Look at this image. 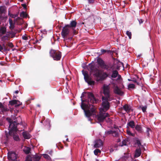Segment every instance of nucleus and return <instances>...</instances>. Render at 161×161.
<instances>
[{"label": "nucleus", "mask_w": 161, "mask_h": 161, "mask_svg": "<svg viewBox=\"0 0 161 161\" xmlns=\"http://www.w3.org/2000/svg\"><path fill=\"white\" fill-rule=\"evenodd\" d=\"M85 93H86L83 92L80 97L81 101V107L84 110L85 115L87 117L89 121L91 120V117H92L93 118H96L97 119V116L98 115H97L96 114V108L93 105L90 103H96L98 102V100L95 98L92 93L90 92H87L88 99L86 100H83L82 97H84Z\"/></svg>", "instance_id": "obj_1"}, {"label": "nucleus", "mask_w": 161, "mask_h": 161, "mask_svg": "<svg viewBox=\"0 0 161 161\" xmlns=\"http://www.w3.org/2000/svg\"><path fill=\"white\" fill-rule=\"evenodd\" d=\"M103 93L105 97H103L102 105L100 109L99 114L97 116V119L100 122H103L105 119L108 123H111V120L108 117L109 114L107 113H105L109 108L108 101H110L109 99V92L108 86H104L103 87Z\"/></svg>", "instance_id": "obj_2"}, {"label": "nucleus", "mask_w": 161, "mask_h": 161, "mask_svg": "<svg viewBox=\"0 0 161 161\" xmlns=\"http://www.w3.org/2000/svg\"><path fill=\"white\" fill-rule=\"evenodd\" d=\"M88 69L90 72L93 73V75L96 78L97 81L103 80L107 75L105 73H102V71L95 67L91 63L89 64Z\"/></svg>", "instance_id": "obj_3"}, {"label": "nucleus", "mask_w": 161, "mask_h": 161, "mask_svg": "<svg viewBox=\"0 0 161 161\" xmlns=\"http://www.w3.org/2000/svg\"><path fill=\"white\" fill-rule=\"evenodd\" d=\"M7 120L9 123L8 127L9 132L16 131L17 130V122L15 121H13L11 119L8 118H7Z\"/></svg>", "instance_id": "obj_4"}, {"label": "nucleus", "mask_w": 161, "mask_h": 161, "mask_svg": "<svg viewBox=\"0 0 161 161\" xmlns=\"http://www.w3.org/2000/svg\"><path fill=\"white\" fill-rule=\"evenodd\" d=\"M50 54L54 60H59L61 58V53L58 51L52 49L50 52Z\"/></svg>", "instance_id": "obj_5"}, {"label": "nucleus", "mask_w": 161, "mask_h": 161, "mask_svg": "<svg viewBox=\"0 0 161 161\" xmlns=\"http://www.w3.org/2000/svg\"><path fill=\"white\" fill-rule=\"evenodd\" d=\"M70 32V30L68 27H66V25L63 28L61 32V35L62 37L64 39L67 38Z\"/></svg>", "instance_id": "obj_6"}, {"label": "nucleus", "mask_w": 161, "mask_h": 161, "mask_svg": "<svg viewBox=\"0 0 161 161\" xmlns=\"http://www.w3.org/2000/svg\"><path fill=\"white\" fill-rule=\"evenodd\" d=\"M120 132L119 129L118 128H116L114 129L107 131L106 133L108 134H112L114 137H118L119 136V132Z\"/></svg>", "instance_id": "obj_7"}, {"label": "nucleus", "mask_w": 161, "mask_h": 161, "mask_svg": "<svg viewBox=\"0 0 161 161\" xmlns=\"http://www.w3.org/2000/svg\"><path fill=\"white\" fill-rule=\"evenodd\" d=\"M97 61L98 64L101 68L106 69H108V66L105 64L104 61L102 59L99 58L97 59Z\"/></svg>", "instance_id": "obj_8"}, {"label": "nucleus", "mask_w": 161, "mask_h": 161, "mask_svg": "<svg viewBox=\"0 0 161 161\" xmlns=\"http://www.w3.org/2000/svg\"><path fill=\"white\" fill-rule=\"evenodd\" d=\"M17 157V154L13 152H9L8 153V158L10 160L16 161Z\"/></svg>", "instance_id": "obj_9"}, {"label": "nucleus", "mask_w": 161, "mask_h": 161, "mask_svg": "<svg viewBox=\"0 0 161 161\" xmlns=\"http://www.w3.org/2000/svg\"><path fill=\"white\" fill-rule=\"evenodd\" d=\"M103 142L100 139H98L95 140V144L93 146L94 148H100L103 146Z\"/></svg>", "instance_id": "obj_10"}, {"label": "nucleus", "mask_w": 161, "mask_h": 161, "mask_svg": "<svg viewBox=\"0 0 161 161\" xmlns=\"http://www.w3.org/2000/svg\"><path fill=\"white\" fill-rule=\"evenodd\" d=\"M1 37V40L2 42V43H5V45H6V42L7 41H8L9 40L10 35L9 34H6L5 35H3L2 36H0Z\"/></svg>", "instance_id": "obj_11"}, {"label": "nucleus", "mask_w": 161, "mask_h": 161, "mask_svg": "<svg viewBox=\"0 0 161 161\" xmlns=\"http://www.w3.org/2000/svg\"><path fill=\"white\" fill-rule=\"evenodd\" d=\"M77 22L75 20H73L70 22L69 24H68L66 25V27L68 28H71L73 29H74L76 25Z\"/></svg>", "instance_id": "obj_12"}, {"label": "nucleus", "mask_w": 161, "mask_h": 161, "mask_svg": "<svg viewBox=\"0 0 161 161\" xmlns=\"http://www.w3.org/2000/svg\"><path fill=\"white\" fill-rule=\"evenodd\" d=\"M9 49L6 47L5 43H2V45L0 44V52H3L9 51Z\"/></svg>", "instance_id": "obj_13"}, {"label": "nucleus", "mask_w": 161, "mask_h": 161, "mask_svg": "<svg viewBox=\"0 0 161 161\" xmlns=\"http://www.w3.org/2000/svg\"><path fill=\"white\" fill-rule=\"evenodd\" d=\"M9 103L11 105L15 104L16 106H19L22 104L21 103L20 101L16 100H14L10 101H9Z\"/></svg>", "instance_id": "obj_14"}, {"label": "nucleus", "mask_w": 161, "mask_h": 161, "mask_svg": "<svg viewBox=\"0 0 161 161\" xmlns=\"http://www.w3.org/2000/svg\"><path fill=\"white\" fill-rule=\"evenodd\" d=\"M82 72L84 76V79L85 81L86 82L90 78H89V75L88 74V72L86 71H84V70L82 71Z\"/></svg>", "instance_id": "obj_15"}, {"label": "nucleus", "mask_w": 161, "mask_h": 161, "mask_svg": "<svg viewBox=\"0 0 161 161\" xmlns=\"http://www.w3.org/2000/svg\"><path fill=\"white\" fill-rule=\"evenodd\" d=\"M22 134L24 138L25 139H28L31 137L30 134L29 133V132L27 131H24Z\"/></svg>", "instance_id": "obj_16"}, {"label": "nucleus", "mask_w": 161, "mask_h": 161, "mask_svg": "<svg viewBox=\"0 0 161 161\" xmlns=\"http://www.w3.org/2000/svg\"><path fill=\"white\" fill-rule=\"evenodd\" d=\"M141 149L140 148H137L135 152V158H137L139 157L141 154Z\"/></svg>", "instance_id": "obj_17"}, {"label": "nucleus", "mask_w": 161, "mask_h": 161, "mask_svg": "<svg viewBox=\"0 0 161 161\" xmlns=\"http://www.w3.org/2000/svg\"><path fill=\"white\" fill-rule=\"evenodd\" d=\"M0 108L3 113L8 111V109L6 107L4 106L2 103L1 102H0Z\"/></svg>", "instance_id": "obj_18"}, {"label": "nucleus", "mask_w": 161, "mask_h": 161, "mask_svg": "<svg viewBox=\"0 0 161 161\" xmlns=\"http://www.w3.org/2000/svg\"><path fill=\"white\" fill-rule=\"evenodd\" d=\"M135 129L139 133H142L143 132L141 126L139 125H137L135 127Z\"/></svg>", "instance_id": "obj_19"}, {"label": "nucleus", "mask_w": 161, "mask_h": 161, "mask_svg": "<svg viewBox=\"0 0 161 161\" xmlns=\"http://www.w3.org/2000/svg\"><path fill=\"white\" fill-rule=\"evenodd\" d=\"M122 109L124 110L126 112H127V113H128L130 112V106L128 105L127 104L123 106V108L121 107V110Z\"/></svg>", "instance_id": "obj_20"}, {"label": "nucleus", "mask_w": 161, "mask_h": 161, "mask_svg": "<svg viewBox=\"0 0 161 161\" xmlns=\"http://www.w3.org/2000/svg\"><path fill=\"white\" fill-rule=\"evenodd\" d=\"M6 32V29L4 27H2L0 29V36H2L5 34Z\"/></svg>", "instance_id": "obj_21"}, {"label": "nucleus", "mask_w": 161, "mask_h": 161, "mask_svg": "<svg viewBox=\"0 0 161 161\" xmlns=\"http://www.w3.org/2000/svg\"><path fill=\"white\" fill-rule=\"evenodd\" d=\"M127 125L132 128H134L135 127V122L133 120H131L127 123Z\"/></svg>", "instance_id": "obj_22"}, {"label": "nucleus", "mask_w": 161, "mask_h": 161, "mask_svg": "<svg viewBox=\"0 0 161 161\" xmlns=\"http://www.w3.org/2000/svg\"><path fill=\"white\" fill-rule=\"evenodd\" d=\"M132 81L134 83H136L138 85V83L137 82V80L139 79V77L137 75H135L134 77L131 78Z\"/></svg>", "instance_id": "obj_23"}, {"label": "nucleus", "mask_w": 161, "mask_h": 161, "mask_svg": "<svg viewBox=\"0 0 161 161\" xmlns=\"http://www.w3.org/2000/svg\"><path fill=\"white\" fill-rule=\"evenodd\" d=\"M31 151V148L29 147H25L24 148L23 151L26 154H29Z\"/></svg>", "instance_id": "obj_24"}, {"label": "nucleus", "mask_w": 161, "mask_h": 161, "mask_svg": "<svg viewBox=\"0 0 161 161\" xmlns=\"http://www.w3.org/2000/svg\"><path fill=\"white\" fill-rule=\"evenodd\" d=\"M13 138L15 141H20L19 135L17 134H14L13 135Z\"/></svg>", "instance_id": "obj_25"}, {"label": "nucleus", "mask_w": 161, "mask_h": 161, "mask_svg": "<svg viewBox=\"0 0 161 161\" xmlns=\"http://www.w3.org/2000/svg\"><path fill=\"white\" fill-rule=\"evenodd\" d=\"M114 92L115 93L119 95L121 94V90L117 86L115 87L114 88Z\"/></svg>", "instance_id": "obj_26"}, {"label": "nucleus", "mask_w": 161, "mask_h": 161, "mask_svg": "<svg viewBox=\"0 0 161 161\" xmlns=\"http://www.w3.org/2000/svg\"><path fill=\"white\" fill-rule=\"evenodd\" d=\"M121 66L123 68V70H125L126 69L129 68V65L127 64H124L121 62Z\"/></svg>", "instance_id": "obj_27"}, {"label": "nucleus", "mask_w": 161, "mask_h": 161, "mask_svg": "<svg viewBox=\"0 0 161 161\" xmlns=\"http://www.w3.org/2000/svg\"><path fill=\"white\" fill-rule=\"evenodd\" d=\"M94 153L95 155L97 156L100 154L101 153V151L99 149H96L94 151Z\"/></svg>", "instance_id": "obj_28"}, {"label": "nucleus", "mask_w": 161, "mask_h": 161, "mask_svg": "<svg viewBox=\"0 0 161 161\" xmlns=\"http://www.w3.org/2000/svg\"><path fill=\"white\" fill-rule=\"evenodd\" d=\"M41 158V156L36 155L33 158V161H40Z\"/></svg>", "instance_id": "obj_29"}, {"label": "nucleus", "mask_w": 161, "mask_h": 161, "mask_svg": "<svg viewBox=\"0 0 161 161\" xmlns=\"http://www.w3.org/2000/svg\"><path fill=\"white\" fill-rule=\"evenodd\" d=\"M9 24L10 25V29H13L14 27V25L13 23V21L10 18L9 19Z\"/></svg>", "instance_id": "obj_30"}, {"label": "nucleus", "mask_w": 161, "mask_h": 161, "mask_svg": "<svg viewBox=\"0 0 161 161\" xmlns=\"http://www.w3.org/2000/svg\"><path fill=\"white\" fill-rule=\"evenodd\" d=\"M43 156L44 158L46 159L49 161H51V158L47 154H44L42 155Z\"/></svg>", "instance_id": "obj_31"}, {"label": "nucleus", "mask_w": 161, "mask_h": 161, "mask_svg": "<svg viewBox=\"0 0 161 161\" xmlns=\"http://www.w3.org/2000/svg\"><path fill=\"white\" fill-rule=\"evenodd\" d=\"M118 72L117 71L115 70L113 71V72L112 73V74L111 75V77L112 78H115L118 75Z\"/></svg>", "instance_id": "obj_32"}, {"label": "nucleus", "mask_w": 161, "mask_h": 161, "mask_svg": "<svg viewBox=\"0 0 161 161\" xmlns=\"http://www.w3.org/2000/svg\"><path fill=\"white\" fill-rule=\"evenodd\" d=\"M128 89L129 90H131L134 89L135 87V85L133 84H129L128 86Z\"/></svg>", "instance_id": "obj_33"}, {"label": "nucleus", "mask_w": 161, "mask_h": 161, "mask_svg": "<svg viewBox=\"0 0 161 161\" xmlns=\"http://www.w3.org/2000/svg\"><path fill=\"white\" fill-rule=\"evenodd\" d=\"M44 123L49 128L50 127V121L49 119H46Z\"/></svg>", "instance_id": "obj_34"}, {"label": "nucleus", "mask_w": 161, "mask_h": 161, "mask_svg": "<svg viewBox=\"0 0 161 161\" xmlns=\"http://www.w3.org/2000/svg\"><path fill=\"white\" fill-rule=\"evenodd\" d=\"M86 82L89 85H94L95 84V81L94 80H92L91 79L88 80Z\"/></svg>", "instance_id": "obj_35"}, {"label": "nucleus", "mask_w": 161, "mask_h": 161, "mask_svg": "<svg viewBox=\"0 0 161 161\" xmlns=\"http://www.w3.org/2000/svg\"><path fill=\"white\" fill-rule=\"evenodd\" d=\"M136 143L137 144L138 146L139 147L141 146L142 147L144 148L143 146L141 145L140 141L139 140H136Z\"/></svg>", "instance_id": "obj_36"}, {"label": "nucleus", "mask_w": 161, "mask_h": 161, "mask_svg": "<svg viewBox=\"0 0 161 161\" xmlns=\"http://www.w3.org/2000/svg\"><path fill=\"white\" fill-rule=\"evenodd\" d=\"M20 16L21 17H26L27 16V14H26L24 12H22L20 13Z\"/></svg>", "instance_id": "obj_37"}, {"label": "nucleus", "mask_w": 161, "mask_h": 161, "mask_svg": "<svg viewBox=\"0 0 161 161\" xmlns=\"http://www.w3.org/2000/svg\"><path fill=\"white\" fill-rule=\"evenodd\" d=\"M126 34L129 36V39H130L131 37V32L129 31H126Z\"/></svg>", "instance_id": "obj_38"}, {"label": "nucleus", "mask_w": 161, "mask_h": 161, "mask_svg": "<svg viewBox=\"0 0 161 161\" xmlns=\"http://www.w3.org/2000/svg\"><path fill=\"white\" fill-rule=\"evenodd\" d=\"M151 131V129H150L148 128H147V130H146V132L147 134V136H149V135H150V134H149V131Z\"/></svg>", "instance_id": "obj_39"}, {"label": "nucleus", "mask_w": 161, "mask_h": 161, "mask_svg": "<svg viewBox=\"0 0 161 161\" xmlns=\"http://www.w3.org/2000/svg\"><path fill=\"white\" fill-rule=\"evenodd\" d=\"M147 106H142V111L144 113L146 112V110H147Z\"/></svg>", "instance_id": "obj_40"}, {"label": "nucleus", "mask_w": 161, "mask_h": 161, "mask_svg": "<svg viewBox=\"0 0 161 161\" xmlns=\"http://www.w3.org/2000/svg\"><path fill=\"white\" fill-rule=\"evenodd\" d=\"M25 161H32L31 157L30 156H27L26 158Z\"/></svg>", "instance_id": "obj_41"}, {"label": "nucleus", "mask_w": 161, "mask_h": 161, "mask_svg": "<svg viewBox=\"0 0 161 161\" xmlns=\"http://www.w3.org/2000/svg\"><path fill=\"white\" fill-rule=\"evenodd\" d=\"M10 47L12 48L14 46L13 43L11 42H8L7 44Z\"/></svg>", "instance_id": "obj_42"}, {"label": "nucleus", "mask_w": 161, "mask_h": 161, "mask_svg": "<svg viewBox=\"0 0 161 161\" xmlns=\"http://www.w3.org/2000/svg\"><path fill=\"white\" fill-rule=\"evenodd\" d=\"M127 133L129 136H133V134L130 132L129 130H127Z\"/></svg>", "instance_id": "obj_43"}, {"label": "nucleus", "mask_w": 161, "mask_h": 161, "mask_svg": "<svg viewBox=\"0 0 161 161\" xmlns=\"http://www.w3.org/2000/svg\"><path fill=\"white\" fill-rule=\"evenodd\" d=\"M138 21H139L140 25H141V24L143 22V20L141 19H137Z\"/></svg>", "instance_id": "obj_44"}, {"label": "nucleus", "mask_w": 161, "mask_h": 161, "mask_svg": "<svg viewBox=\"0 0 161 161\" xmlns=\"http://www.w3.org/2000/svg\"><path fill=\"white\" fill-rule=\"evenodd\" d=\"M122 144H121V147L124 145H126V141L124 140L122 142Z\"/></svg>", "instance_id": "obj_45"}, {"label": "nucleus", "mask_w": 161, "mask_h": 161, "mask_svg": "<svg viewBox=\"0 0 161 161\" xmlns=\"http://www.w3.org/2000/svg\"><path fill=\"white\" fill-rule=\"evenodd\" d=\"M87 1L89 3L91 4L94 3V0H87Z\"/></svg>", "instance_id": "obj_46"}, {"label": "nucleus", "mask_w": 161, "mask_h": 161, "mask_svg": "<svg viewBox=\"0 0 161 161\" xmlns=\"http://www.w3.org/2000/svg\"><path fill=\"white\" fill-rule=\"evenodd\" d=\"M121 6L122 7L124 8L125 7V1H123V2L121 3Z\"/></svg>", "instance_id": "obj_47"}, {"label": "nucleus", "mask_w": 161, "mask_h": 161, "mask_svg": "<svg viewBox=\"0 0 161 161\" xmlns=\"http://www.w3.org/2000/svg\"><path fill=\"white\" fill-rule=\"evenodd\" d=\"M22 38L23 39L25 40H27V37L25 36H23Z\"/></svg>", "instance_id": "obj_48"}, {"label": "nucleus", "mask_w": 161, "mask_h": 161, "mask_svg": "<svg viewBox=\"0 0 161 161\" xmlns=\"http://www.w3.org/2000/svg\"><path fill=\"white\" fill-rule=\"evenodd\" d=\"M47 153L50 155H52L53 153V151L52 150L49 151V152H47Z\"/></svg>", "instance_id": "obj_49"}, {"label": "nucleus", "mask_w": 161, "mask_h": 161, "mask_svg": "<svg viewBox=\"0 0 161 161\" xmlns=\"http://www.w3.org/2000/svg\"><path fill=\"white\" fill-rule=\"evenodd\" d=\"M101 51L103 53H105L106 52V51L104 49H101Z\"/></svg>", "instance_id": "obj_50"}, {"label": "nucleus", "mask_w": 161, "mask_h": 161, "mask_svg": "<svg viewBox=\"0 0 161 161\" xmlns=\"http://www.w3.org/2000/svg\"><path fill=\"white\" fill-rule=\"evenodd\" d=\"M120 139L119 138H118L117 140V141L116 142H120Z\"/></svg>", "instance_id": "obj_51"}, {"label": "nucleus", "mask_w": 161, "mask_h": 161, "mask_svg": "<svg viewBox=\"0 0 161 161\" xmlns=\"http://www.w3.org/2000/svg\"><path fill=\"white\" fill-rule=\"evenodd\" d=\"M35 42L36 43H39V41L37 40H36Z\"/></svg>", "instance_id": "obj_52"}, {"label": "nucleus", "mask_w": 161, "mask_h": 161, "mask_svg": "<svg viewBox=\"0 0 161 161\" xmlns=\"http://www.w3.org/2000/svg\"><path fill=\"white\" fill-rule=\"evenodd\" d=\"M15 93L16 94H18L19 93V91L18 90H17L15 91Z\"/></svg>", "instance_id": "obj_53"}, {"label": "nucleus", "mask_w": 161, "mask_h": 161, "mask_svg": "<svg viewBox=\"0 0 161 161\" xmlns=\"http://www.w3.org/2000/svg\"><path fill=\"white\" fill-rule=\"evenodd\" d=\"M124 94V92L121 91V96H122Z\"/></svg>", "instance_id": "obj_54"}, {"label": "nucleus", "mask_w": 161, "mask_h": 161, "mask_svg": "<svg viewBox=\"0 0 161 161\" xmlns=\"http://www.w3.org/2000/svg\"><path fill=\"white\" fill-rule=\"evenodd\" d=\"M141 54H139V55H138L137 56L138 57H140L141 56Z\"/></svg>", "instance_id": "obj_55"}, {"label": "nucleus", "mask_w": 161, "mask_h": 161, "mask_svg": "<svg viewBox=\"0 0 161 161\" xmlns=\"http://www.w3.org/2000/svg\"><path fill=\"white\" fill-rule=\"evenodd\" d=\"M128 80L129 81H132L131 79H128Z\"/></svg>", "instance_id": "obj_56"}, {"label": "nucleus", "mask_w": 161, "mask_h": 161, "mask_svg": "<svg viewBox=\"0 0 161 161\" xmlns=\"http://www.w3.org/2000/svg\"><path fill=\"white\" fill-rule=\"evenodd\" d=\"M121 89H122V88H123L124 87V86L122 85V84H121Z\"/></svg>", "instance_id": "obj_57"}, {"label": "nucleus", "mask_w": 161, "mask_h": 161, "mask_svg": "<svg viewBox=\"0 0 161 161\" xmlns=\"http://www.w3.org/2000/svg\"><path fill=\"white\" fill-rule=\"evenodd\" d=\"M13 98H16V97H15L14 96V97H13Z\"/></svg>", "instance_id": "obj_58"}, {"label": "nucleus", "mask_w": 161, "mask_h": 161, "mask_svg": "<svg viewBox=\"0 0 161 161\" xmlns=\"http://www.w3.org/2000/svg\"><path fill=\"white\" fill-rule=\"evenodd\" d=\"M69 141L68 139V138L66 139V141Z\"/></svg>", "instance_id": "obj_59"}, {"label": "nucleus", "mask_w": 161, "mask_h": 161, "mask_svg": "<svg viewBox=\"0 0 161 161\" xmlns=\"http://www.w3.org/2000/svg\"><path fill=\"white\" fill-rule=\"evenodd\" d=\"M37 106L39 107L40 106V105L39 104H38L37 105Z\"/></svg>", "instance_id": "obj_60"}, {"label": "nucleus", "mask_w": 161, "mask_h": 161, "mask_svg": "<svg viewBox=\"0 0 161 161\" xmlns=\"http://www.w3.org/2000/svg\"><path fill=\"white\" fill-rule=\"evenodd\" d=\"M19 103L18 102V104H19Z\"/></svg>", "instance_id": "obj_61"}]
</instances>
